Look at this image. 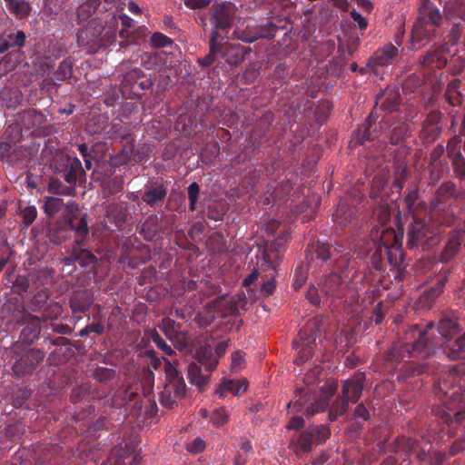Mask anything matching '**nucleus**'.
<instances>
[{
	"label": "nucleus",
	"instance_id": "obj_1",
	"mask_svg": "<svg viewBox=\"0 0 465 465\" xmlns=\"http://www.w3.org/2000/svg\"><path fill=\"white\" fill-rule=\"evenodd\" d=\"M441 348L448 359L465 361V332L454 340H447L440 343L432 339L428 329H422L419 324L410 326L402 339L394 341L384 353V361L396 367L406 358L428 359Z\"/></svg>",
	"mask_w": 465,
	"mask_h": 465
},
{
	"label": "nucleus",
	"instance_id": "obj_2",
	"mask_svg": "<svg viewBox=\"0 0 465 465\" xmlns=\"http://www.w3.org/2000/svg\"><path fill=\"white\" fill-rule=\"evenodd\" d=\"M442 227H447L440 217H433L429 212L425 215L412 214L408 227L406 245L410 250L429 251L438 246L441 240Z\"/></svg>",
	"mask_w": 465,
	"mask_h": 465
},
{
	"label": "nucleus",
	"instance_id": "obj_3",
	"mask_svg": "<svg viewBox=\"0 0 465 465\" xmlns=\"http://www.w3.org/2000/svg\"><path fill=\"white\" fill-rule=\"evenodd\" d=\"M418 16L411 32V45L415 48L427 42L441 38V28L447 22L444 12L432 0H419Z\"/></svg>",
	"mask_w": 465,
	"mask_h": 465
},
{
	"label": "nucleus",
	"instance_id": "obj_4",
	"mask_svg": "<svg viewBox=\"0 0 465 465\" xmlns=\"http://www.w3.org/2000/svg\"><path fill=\"white\" fill-rule=\"evenodd\" d=\"M458 196L456 185L454 183L444 182L436 191L430 204L429 212L432 213L433 217H440L447 227L455 225L457 217L451 209L452 203Z\"/></svg>",
	"mask_w": 465,
	"mask_h": 465
},
{
	"label": "nucleus",
	"instance_id": "obj_5",
	"mask_svg": "<svg viewBox=\"0 0 465 465\" xmlns=\"http://www.w3.org/2000/svg\"><path fill=\"white\" fill-rule=\"evenodd\" d=\"M164 372L166 382L163 390L160 393V403L167 409H173L179 400L186 396V384L183 377L180 374L177 368L165 358Z\"/></svg>",
	"mask_w": 465,
	"mask_h": 465
},
{
	"label": "nucleus",
	"instance_id": "obj_6",
	"mask_svg": "<svg viewBox=\"0 0 465 465\" xmlns=\"http://www.w3.org/2000/svg\"><path fill=\"white\" fill-rule=\"evenodd\" d=\"M353 276H342L338 272L324 275L319 282L321 294L330 302V307H336L351 289Z\"/></svg>",
	"mask_w": 465,
	"mask_h": 465
},
{
	"label": "nucleus",
	"instance_id": "obj_7",
	"mask_svg": "<svg viewBox=\"0 0 465 465\" xmlns=\"http://www.w3.org/2000/svg\"><path fill=\"white\" fill-rule=\"evenodd\" d=\"M198 362L188 365L187 377L192 385L203 391L209 382L211 372L216 368L218 360L213 355L211 349L197 353Z\"/></svg>",
	"mask_w": 465,
	"mask_h": 465
},
{
	"label": "nucleus",
	"instance_id": "obj_8",
	"mask_svg": "<svg viewBox=\"0 0 465 465\" xmlns=\"http://www.w3.org/2000/svg\"><path fill=\"white\" fill-rule=\"evenodd\" d=\"M237 15V7L231 2L214 3L208 10L207 16L212 25L211 34L227 33Z\"/></svg>",
	"mask_w": 465,
	"mask_h": 465
},
{
	"label": "nucleus",
	"instance_id": "obj_9",
	"mask_svg": "<svg viewBox=\"0 0 465 465\" xmlns=\"http://www.w3.org/2000/svg\"><path fill=\"white\" fill-rule=\"evenodd\" d=\"M45 352L40 349L23 348L14 351V363L12 371L14 375L23 378L33 374L45 359Z\"/></svg>",
	"mask_w": 465,
	"mask_h": 465
},
{
	"label": "nucleus",
	"instance_id": "obj_10",
	"mask_svg": "<svg viewBox=\"0 0 465 465\" xmlns=\"http://www.w3.org/2000/svg\"><path fill=\"white\" fill-rule=\"evenodd\" d=\"M465 374V363L460 365H450L447 373L440 377L437 384L434 386V394L444 404L448 400H453L459 394L460 388L456 383L458 379Z\"/></svg>",
	"mask_w": 465,
	"mask_h": 465
},
{
	"label": "nucleus",
	"instance_id": "obj_11",
	"mask_svg": "<svg viewBox=\"0 0 465 465\" xmlns=\"http://www.w3.org/2000/svg\"><path fill=\"white\" fill-rule=\"evenodd\" d=\"M131 210L135 211V207L127 203H111L105 209L104 227L110 232L123 229L131 215Z\"/></svg>",
	"mask_w": 465,
	"mask_h": 465
},
{
	"label": "nucleus",
	"instance_id": "obj_12",
	"mask_svg": "<svg viewBox=\"0 0 465 465\" xmlns=\"http://www.w3.org/2000/svg\"><path fill=\"white\" fill-rule=\"evenodd\" d=\"M14 321L19 326H24L20 332L23 342L33 343L40 336L42 321L39 316L32 314L29 311L22 310L14 314Z\"/></svg>",
	"mask_w": 465,
	"mask_h": 465
},
{
	"label": "nucleus",
	"instance_id": "obj_13",
	"mask_svg": "<svg viewBox=\"0 0 465 465\" xmlns=\"http://www.w3.org/2000/svg\"><path fill=\"white\" fill-rule=\"evenodd\" d=\"M465 242V229L456 227L452 229L444 242L441 252L439 254V262L448 263L455 259L460 252L462 244Z\"/></svg>",
	"mask_w": 465,
	"mask_h": 465
},
{
	"label": "nucleus",
	"instance_id": "obj_14",
	"mask_svg": "<svg viewBox=\"0 0 465 465\" xmlns=\"http://www.w3.org/2000/svg\"><path fill=\"white\" fill-rule=\"evenodd\" d=\"M370 245L368 255L372 268L376 271H384L387 264L397 266L401 262L397 252L390 251L386 247H380L372 242Z\"/></svg>",
	"mask_w": 465,
	"mask_h": 465
},
{
	"label": "nucleus",
	"instance_id": "obj_15",
	"mask_svg": "<svg viewBox=\"0 0 465 465\" xmlns=\"http://www.w3.org/2000/svg\"><path fill=\"white\" fill-rule=\"evenodd\" d=\"M419 326L422 329H428L431 338L435 339L440 343L447 340H452V337L462 330L459 318L455 313L445 315L439 321L437 329L440 338L433 337L431 331L434 323L432 322H428L425 327Z\"/></svg>",
	"mask_w": 465,
	"mask_h": 465
},
{
	"label": "nucleus",
	"instance_id": "obj_16",
	"mask_svg": "<svg viewBox=\"0 0 465 465\" xmlns=\"http://www.w3.org/2000/svg\"><path fill=\"white\" fill-rule=\"evenodd\" d=\"M153 82L151 77H147L139 68H134L126 73L124 77V89L130 88L131 99H141L142 94L139 91H147L152 89Z\"/></svg>",
	"mask_w": 465,
	"mask_h": 465
},
{
	"label": "nucleus",
	"instance_id": "obj_17",
	"mask_svg": "<svg viewBox=\"0 0 465 465\" xmlns=\"http://www.w3.org/2000/svg\"><path fill=\"white\" fill-rule=\"evenodd\" d=\"M442 114L440 111L430 112L424 121L419 137L425 144L434 143L441 134Z\"/></svg>",
	"mask_w": 465,
	"mask_h": 465
},
{
	"label": "nucleus",
	"instance_id": "obj_18",
	"mask_svg": "<svg viewBox=\"0 0 465 465\" xmlns=\"http://www.w3.org/2000/svg\"><path fill=\"white\" fill-rule=\"evenodd\" d=\"M397 447L406 455H415L419 461H425L429 458L431 445L429 441H420L419 439L401 437L397 439Z\"/></svg>",
	"mask_w": 465,
	"mask_h": 465
},
{
	"label": "nucleus",
	"instance_id": "obj_19",
	"mask_svg": "<svg viewBox=\"0 0 465 465\" xmlns=\"http://www.w3.org/2000/svg\"><path fill=\"white\" fill-rule=\"evenodd\" d=\"M334 264L331 272H338L342 276H353V280L358 274L354 264L351 263V254L342 244H336L333 247Z\"/></svg>",
	"mask_w": 465,
	"mask_h": 465
},
{
	"label": "nucleus",
	"instance_id": "obj_20",
	"mask_svg": "<svg viewBox=\"0 0 465 465\" xmlns=\"http://www.w3.org/2000/svg\"><path fill=\"white\" fill-rule=\"evenodd\" d=\"M320 321L317 319H312L308 322L306 326L299 331L298 336L301 340H308L307 343L302 347L299 351L298 357L294 360V364L302 365L306 362L313 352V346L312 345L311 339L320 331Z\"/></svg>",
	"mask_w": 465,
	"mask_h": 465
},
{
	"label": "nucleus",
	"instance_id": "obj_21",
	"mask_svg": "<svg viewBox=\"0 0 465 465\" xmlns=\"http://www.w3.org/2000/svg\"><path fill=\"white\" fill-rule=\"evenodd\" d=\"M316 407V398L313 392L309 390H300L295 395L294 400L287 404L289 413L303 412L307 417L313 416L310 411H314Z\"/></svg>",
	"mask_w": 465,
	"mask_h": 465
},
{
	"label": "nucleus",
	"instance_id": "obj_22",
	"mask_svg": "<svg viewBox=\"0 0 465 465\" xmlns=\"http://www.w3.org/2000/svg\"><path fill=\"white\" fill-rule=\"evenodd\" d=\"M450 269L441 270L436 276L435 283L420 294L419 303L422 307L430 308L443 292L446 282L450 281Z\"/></svg>",
	"mask_w": 465,
	"mask_h": 465
},
{
	"label": "nucleus",
	"instance_id": "obj_23",
	"mask_svg": "<svg viewBox=\"0 0 465 465\" xmlns=\"http://www.w3.org/2000/svg\"><path fill=\"white\" fill-rule=\"evenodd\" d=\"M365 380L364 372L356 373L351 378L342 381L340 394L351 404L357 403L362 395Z\"/></svg>",
	"mask_w": 465,
	"mask_h": 465
},
{
	"label": "nucleus",
	"instance_id": "obj_24",
	"mask_svg": "<svg viewBox=\"0 0 465 465\" xmlns=\"http://www.w3.org/2000/svg\"><path fill=\"white\" fill-rule=\"evenodd\" d=\"M66 224L75 233L74 242L76 244H84L89 234L87 213L79 210L72 213Z\"/></svg>",
	"mask_w": 465,
	"mask_h": 465
},
{
	"label": "nucleus",
	"instance_id": "obj_25",
	"mask_svg": "<svg viewBox=\"0 0 465 465\" xmlns=\"http://www.w3.org/2000/svg\"><path fill=\"white\" fill-rule=\"evenodd\" d=\"M84 246L85 242L84 244H76L74 242L72 250L64 259V263L71 265L78 262L84 268L94 265L97 262L96 256L88 249L84 248Z\"/></svg>",
	"mask_w": 465,
	"mask_h": 465
},
{
	"label": "nucleus",
	"instance_id": "obj_26",
	"mask_svg": "<svg viewBox=\"0 0 465 465\" xmlns=\"http://www.w3.org/2000/svg\"><path fill=\"white\" fill-rule=\"evenodd\" d=\"M251 51L252 49L249 46L222 42V52L220 54L228 64L238 65L244 61L246 54Z\"/></svg>",
	"mask_w": 465,
	"mask_h": 465
},
{
	"label": "nucleus",
	"instance_id": "obj_27",
	"mask_svg": "<svg viewBox=\"0 0 465 465\" xmlns=\"http://www.w3.org/2000/svg\"><path fill=\"white\" fill-rule=\"evenodd\" d=\"M168 193V188L163 183H149L144 187L142 201L151 208L161 206Z\"/></svg>",
	"mask_w": 465,
	"mask_h": 465
},
{
	"label": "nucleus",
	"instance_id": "obj_28",
	"mask_svg": "<svg viewBox=\"0 0 465 465\" xmlns=\"http://www.w3.org/2000/svg\"><path fill=\"white\" fill-rule=\"evenodd\" d=\"M445 46L438 45L432 50L427 51L420 58V64L423 68L442 69L447 64Z\"/></svg>",
	"mask_w": 465,
	"mask_h": 465
},
{
	"label": "nucleus",
	"instance_id": "obj_29",
	"mask_svg": "<svg viewBox=\"0 0 465 465\" xmlns=\"http://www.w3.org/2000/svg\"><path fill=\"white\" fill-rule=\"evenodd\" d=\"M27 36L23 30L9 29L0 34V54L11 48H22L25 45Z\"/></svg>",
	"mask_w": 465,
	"mask_h": 465
},
{
	"label": "nucleus",
	"instance_id": "obj_30",
	"mask_svg": "<svg viewBox=\"0 0 465 465\" xmlns=\"http://www.w3.org/2000/svg\"><path fill=\"white\" fill-rule=\"evenodd\" d=\"M94 302V297L92 290L76 291L69 300V306L74 314L84 313L90 310Z\"/></svg>",
	"mask_w": 465,
	"mask_h": 465
},
{
	"label": "nucleus",
	"instance_id": "obj_31",
	"mask_svg": "<svg viewBox=\"0 0 465 465\" xmlns=\"http://www.w3.org/2000/svg\"><path fill=\"white\" fill-rule=\"evenodd\" d=\"M313 443V432L309 431L308 429L294 433L288 442V448L293 451L296 455L302 452H309L312 449Z\"/></svg>",
	"mask_w": 465,
	"mask_h": 465
},
{
	"label": "nucleus",
	"instance_id": "obj_32",
	"mask_svg": "<svg viewBox=\"0 0 465 465\" xmlns=\"http://www.w3.org/2000/svg\"><path fill=\"white\" fill-rule=\"evenodd\" d=\"M377 117L370 114L365 122L360 126L354 134L357 143L364 145L367 142L373 141L379 135V130L376 124Z\"/></svg>",
	"mask_w": 465,
	"mask_h": 465
},
{
	"label": "nucleus",
	"instance_id": "obj_33",
	"mask_svg": "<svg viewBox=\"0 0 465 465\" xmlns=\"http://www.w3.org/2000/svg\"><path fill=\"white\" fill-rule=\"evenodd\" d=\"M398 55V48L391 44L386 45L378 49L374 54L368 59L367 67L373 69L376 66H384L392 62Z\"/></svg>",
	"mask_w": 465,
	"mask_h": 465
},
{
	"label": "nucleus",
	"instance_id": "obj_34",
	"mask_svg": "<svg viewBox=\"0 0 465 465\" xmlns=\"http://www.w3.org/2000/svg\"><path fill=\"white\" fill-rule=\"evenodd\" d=\"M401 239L402 236L397 235L394 229L391 227L385 228L380 234L379 241H372L375 244L380 247H386L390 251H395L399 253V259L401 260Z\"/></svg>",
	"mask_w": 465,
	"mask_h": 465
},
{
	"label": "nucleus",
	"instance_id": "obj_35",
	"mask_svg": "<svg viewBox=\"0 0 465 465\" xmlns=\"http://www.w3.org/2000/svg\"><path fill=\"white\" fill-rule=\"evenodd\" d=\"M223 40V36L220 34L214 32L210 35L209 39V53L203 56L199 57L197 59V63L202 67H207L214 64L217 60V57L222 52V41Z\"/></svg>",
	"mask_w": 465,
	"mask_h": 465
},
{
	"label": "nucleus",
	"instance_id": "obj_36",
	"mask_svg": "<svg viewBox=\"0 0 465 465\" xmlns=\"http://www.w3.org/2000/svg\"><path fill=\"white\" fill-rule=\"evenodd\" d=\"M333 248L330 246L328 242H322L318 241L316 244H309L305 251V258L311 262L317 260L326 262L330 259H333Z\"/></svg>",
	"mask_w": 465,
	"mask_h": 465
},
{
	"label": "nucleus",
	"instance_id": "obj_37",
	"mask_svg": "<svg viewBox=\"0 0 465 465\" xmlns=\"http://www.w3.org/2000/svg\"><path fill=\"white\" fill-rule=\"evenodd\" d=\"M338 389V383L335 381H327L320 388V397L316 399V407L311 414L323 412L329 407L331 398L335 395Z\"/></svg>",
	"mask_w": 465,
	"mask_h": 465
},
{
	"label": "nucleus",
	"instance_id": "obj_38",
	"mask_svg": "<svg viewBox=\"0 0 465 465\" xmlns=\"http://www.w3.org/2000/svg\"><path fill=\"white\" fill-rule=\"evenodd\" d=\"M7 12L17 20L27 19L32 13V5L27 0H4Z\"/></svg>",
	"mask_w": 465,
	"mask_h": 465
},
{
	"label": "nucleus",
	"instance_id": "obj_39",
	"mask_svg": "<svg viewBox=\"0 0 465 465\" xmlns=\"http://www.w3.org/2000/svg\"><path fill=\"white\" fill-rule=\"evenodd\" d=\"M401 103V95L398 90L386 89L381 96H377L376 106H380L382 111L394 112L398 109Z\"/></svg>",
	"mask_w": 465,
	"mask_h": 465
},
{
	"label": "nucleus",
	"instance_id": "obj_40",
	"mask_svg": "<svg viewBox=\"0 0 465 465\" xmlns=\"http://www.w3.org/2000/svg\"><path fill=\"white\" fill-rule=\"evenodd\" d=\"M443 12L447 22L459 20L465 23V0H446Z\"/></svg>",
	"mask_w": 465,
	"mask_h": 465
},
{
	"label": "nucleus",
	"instance_id": "obj_41",
	"mask_svg": "<svg viewBox=\"0 0 465 465\" xmlns=\"http://www.w3.org/2000/svg\"><path fill=\"white\" fill-rule=\"evenodd\" d=\"M159 217L157 214H150L142 223L139 234L147 242H153L158 239L160 232Z\"/></svg>",
	"mask_w": 465,
	"mask_h": 465
},
{
	"label": "nucleus",
	"instance_id": "obj_42",
	"mask_svg": "<svg viewBox=\"0 0 465 465\" xmlns=\"http://www.w3.org/2000/svg\"><path fill=\"white\" fill-rule=\"evenodd\" d=\"M76 23L83 25L87 22L100 6L102 0H77Z\"/></svg>",
	"mask_w": 465,
	"mask_h": 465
},
{
	"label": "nucleus",
	"instance_id": "obj_43",
	"mask_svg": "<svg viewBox=\"0 0 465 465\" xmlns=\"http://www.w3.org/2000/svg\"><path fill=\"white\" fill-rule=\"evenodd\" d=\"M63 177L64 181L75 187L77 182L85 179V172L82 166V163L78 158H74L69 165L65 168Z\"/></svg>",
	"mask_w": 465,
	"mask_h": 465
},
{
	"label": "nucleus",
	"instance_id": "obj_44",
	"mask_svg": "<svg viewBox=\"0 0 465 465\" xmlns=\"http://www.w3.org/2000/svg\"><path fill=\"white\" fill-rule=\"evenodd\" d=\"M357 213L354 207L349 206L341 201L332 214V219L337 225L344 227L357 217Z\"/></svg>",
	"mask_w": 465,
	"mask_h": 465
},
{
	"label": "nucleus",
	"instance_id": "obj_45",
	"mask_svg": "<svg viewBox=\"0 0 465 465\" xmlns=\"http://www.w3.org/2000/svg\"><path fill=\"white\" fill-rule=\"evenodd\" d=\"M351 402L345 399L341 394H338L331 403L329 404L328 420L333 422L340 417L344 416L350 406Z\"/></svg>",
	"mask_w": 465,
	"mask_h": 465
},
{
	"label": "nucleus",
	"instance_id": "obj_46",
	"mask_svg": "<svg viewBox=\"0 0 465 465\" xmlns=\"http://www.w3.org/2000/svg\"><path fill=\"white\" fill-rule=\"evenodd\" d=\"M22 92L16 89L5 88L0 91V103L7 109H15L22 102Z\"/></svg>",
	"mask_w": 465,
	"mask_h": 465
},
{
	"label": "nucleus",
	"instance_id": "obj_47",
	"mask_svg": "<svg viewBox=\"0 0 465 465\" xmlns=\"http://www.w3.org/2000/svg\"><path fill=\"white\" fill-rule=\"evenodd\" d=\"M460 86V80L453 79L448 84L446 87L444 97L449 104L452 106H458L462 103V95L459 91Z\"/></svg>",
	"mask_w": 465,
	"mask_h": 465
},
{
	"label": "nucleus",
	"instance_id": "obj_48",
	"mask_svg": "<svg viewBox=\"0 0 465 465\" xmlns=\"http://www.w3.org/2000/svg\"><path fill=\"white\" fill-rule=\"evenodd\" d=\"M409 133V126L403 123L393 124L389 130V140L393 145L402 144Z\"/></svg>",
	"mask_w": 465,
	"mask_h": 465
},
{
	"label": "nucleus",
	"instance_id": "obj_49",
	"mask_svg": "<svg viewBox=\"0 0 465 465\" xmlns=\"http://www.w3.org/2000/svg\"><path fill=\"white\" fill-rule=\"evenodd\" d=\"M232 38L244 43H253L257 40V32L254 23H248L245 28H236L232 32Z\"/></svg>",
	"mask_w": 465,
	"mask_h": 465
},
{
	"label": "nucleus",
	"instance_id": "obj_50",
	"mask_svg": "<svg viewBox=\"0 0 465 465\" xmlns=\"http://www.w3.org/2000/svg\"><path fill=\"white\" fill-rule=\"evenodd\" d=\"M245 391L246 383L244 381L223 380L220 385L219 390H217L216 393L220 394V396L223 397L224 391H231L232 394L237 395L240 392Z\"/></svg>",
	"mask_w": 465,
	"mask_h": 465
},
{
	"label": "nucleus",
	"instance_id": "obj_51",
	"mask_svg": "<svg viewBox=\"0 0 465 465\" xmlns=\"http://www.w3.org/2000/svg\"><path fill=\"white\" fill-rule=\"evenodd\" d=\"M50 297L49 291L44 288L38 291L29 301L28 307L32 312H40L47 304V301Z\"/></svg>",
	"mask_w": 465,
	"mask_h": 465
},
{
	"label": "nucleus",
	"instance_id": "obj_52",
	"mask_svg": "<svg viewBox=\"0 0 465 465\" xmlns=\"http://www.w3.org/2000/svg\"><path fill=\"white\" fill-rule=\"evenodd\" d=\"M445 152V148L441 144H438L430 155V165L433 168L430 173V179L437 180L440 178L438 168L440 166V159Z\"/></svg>",
	"mask_w": 465,
	"mask_h": 465
},
{
	"label": "nucleus",
	"instance_id": "obj_53",
	"mask_svg": "<svg viewBox=\"0 0 465 465\" xmlns=\"http://www.w3.org/2000/svg\"><path fill=\"white\" fill-rule=\"evenodd\" d=\"M230 420V412L223 407L215 408L210 416V422L215 428H221Z\"/></svg>",
	"mask_w": 465,
	"mask_h": 465
},
{
	"label": "nucleus",
	"instance_id": "obj_54",
	"mask_svg": "<svg viewBox=\"0 0 465 465\" xmlns=\"http://www.w3.org/2000/svg\"><path fill=\"white\" fill-rule=\"evenodd\" d=\"M63 313V307L59 302H51L48 303L43 310L42 314L39 316L42 322H45L48 320H56Z\"/></svg>",
	"mask_w": 465,
	"mask_h": 465
},
{
	"label": "nucleus",
	"instance_id": "obj_55",
	"mask_svg": "<svg viewBox=\"0 0 465 465\" xmlns=\"http://www.w3.org/2000/svg\"><path fill=\"white\" fill-rule=\"evenodd\" d=\"M288 74L289 73L286 64L283 63H279L275 66L271 76L272 88L276 89L282 86L288 78Z\"/></svg>",
	"mask_w": 465,
	"mask_h": 465
},
{
	"label": "nucleus",
	"instance_id": "obj_56",
	"mask_svg": "<svg viewBox=\"0 0 465 465\" xmlns=\"http://www.w3.org/2000/svg\"><path fill=\"white\" fill-rule=\"evenodd\" d=\"M49 189L52 193L56 194L73 196L75 193V187L70 184H64L58 179H51L49 183Z\"/></svg>",
	"mask_w": 465,
	"mask_h": 465
},
{
	"label": "nucleus",
	"instance_id": "obj_57",
	"mask_svg": "<svg viewBox=\"0 0 465 465\" xmlns=\"http://www.w3.org/2000/svg\"><path fill=\"white\" fill-rule=\"evenodd\" d=\"M63 200L56 197H46L43 205L44 213L49 216H54L62 209Z\"/></svg>",
	"mask_w": 465,
	"mask_h": 465
},
{
	"label": "nucleus",
	"instance_id": "obj_58",
	"mask_svg": "<svg viewBox=\"0 0 465 465\" xmlns=\"http://www.w3.org/2000/svg\"><path fill=\"white\" fill-rule=\"evenodd\" d=\"M308 430L313 432V439L317 444L324 443L331 436L330 427L326 424L310 427Z\"/></svg>",
	"mask_w": 465,
	"mask_h": 465
},
{
	"label": "nucleus",
	"instance_id": "obj_59",
	"mask_svg": "<svg viewBox=\"0 0 465 465\" xmlns=\"http://www.w3.org/2000/svg\"><path fill=\"white\" fill-rule=\"evenodd\" d=\"M130 131V125L127 123L122 122L113 123L111 128L112 136L121 140H128L131 136Z\"/></svg>",
	"mask_w": 465,
	"mask_h": 465
},
{
	"label": "nucleus",
	"instance_id": "obj_60",
	"mask_svg": "<svg viewBox=\"0 0 465 465\" xmlns=\"http://www.w3.org/2000/svg\"><path fill=\"white\" fill-rule=\"evenodd\" d=\"M73 74V64L72 62L64 59L60 64L58 68L54 73V77L59 82H64L69 78H71Z\"/></svg>",
	"mask_w": 465,
	"mask_h": 465
},
{
	"label": "nucleus",
	"instance_id": "obj_61",
	"mask_svg": "<svg viewBox=\"0 0 465 465\" xmlns=\"http://www.w3.org/2000/svg\"><path fill=\"white\" fill-rule=\"evenodd\" d=\"M401 368L407 375H420L428 371L427 364L414 361H405Z\"/></svg>",
	"mask_w": 465,
	"mask_h": 465
},
{
	"label": "nucleus",
	"instance_id": "obj_62",
	"mask_svg": "<svg viewBox=\"0 0 465 465\" xmlns=\"http://www.w3.org/2000/svg\"><path fill=\"white\" fill-rule=\"evenodd\" d=\"M407 176H408V171L405 167H403L398 171L397 177L395 178V180L391 185L392 193L397 194L396 199H399L401 197V191L404 187V183H405Z\"/></svg>",
	"mask_w": 465,
	"mask_h": 465
},
{
	"label": "nucleus",
	"instance_id": "obj_63",
	"mask_svg": "<svg viewBox=\"0 0 465 465\" xmlns=\"http://www.w3.org/2000/svg\"><path fill=\"white\" fill-rule=\"evenodd\" d=\"M254 26L257 32V40L274 36L275 25L272 22L268 21L261 25L254 23Z\"/></svg>",
	"mask_w": 465,
	"mask_h": 465
},
{
	"label": "nucleus",
	"instance_id": "obj_64",
	"mask_svg": "<svg viewBox=\"0 0 465 465\" xmlns=\"http://www.w3.org/2000/svg\"><path fill=\"white\" fill-rule=\"evenodd\" d=\"M90 396V386L88 384H83L77 386L72 390L71 401L74 403L85 401Z\"/></svg>",
	"mask_w": 465,
	"mask_h": 465
}]
</instances>
